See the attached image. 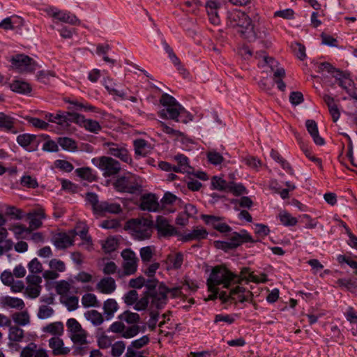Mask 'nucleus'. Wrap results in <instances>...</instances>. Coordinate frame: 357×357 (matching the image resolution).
<instances>
[{
	"label": "nucleus",
	"mask_w": 357,
	"mask_h": 357,
	"mask_svg": "<svg viewBox=\"0 0 357 357\" xmlns=\"http://www.w3.org/2000/svg\"><path fill=\"white\" fill-rule=\"evenodd\" d=\"M181 104L178 103V106L167 107L158 112V115L162 119H172L176 121V118L179 116V109Z\"/></svg>",
	"instance_id": "23"
},
{
	"label": "nucleus",
	"mask_w": 357,
	"mask_h": 357,
	"mask_svg": "<svg viewBox=\"0 0 357 357\" xmlns=\"http://www.w3.org/2000/svg\"><path fill=\"white\" fill-rule=\"evenodd\" d=\"M75 172L79 177L90 182L95 181L96 178V176L93 174V169L88 167L77 168Z\"/></svg>",
	"instance_id": "36"
},
{
	"label": "nucleus",
	"mask_w": 357,
	"mask_h": 357,
	"mask_svg": "<svg viewBox=\"0 0 357 357\" xmlns=\"http://www.w3.org/2000/svg\"><path fill=\"white\" fill-rule=\"evenodd\" d=\"M228 192L233 193L235 196H240L247 193L245 187L242 183H236L233 181L229 182Z\"/></svg>",
	"instance_id": "46"
},
{
	"label": "nucleus",
	"mask_w": 357,
	"mask_h": 357,
	"mask_svg": "<svg viewBox=\"0 0 357 357\" xmlns=\"http://www.w3.org/2000/svg\"><path fill=\"white\" fill-rule=\"evenodd\" d=\"M26 119L35 128H40L41 130H47L49 127V124L40 119L26 116Z\"/></svg>",
	"instance_id": "51"
},
{
	"label": "nucleus",
	"mask_w": 357,
	"mask_h": 357,
	"mask_svg": "<svg viewBox=\"0 0 357 357\" xmlns=\"http://www.w3.org/2000/svg\"><path fill=\"white\" fill-rule=\"evenodd\" d=\"M10 62L13 68L20 73H32L38 66L33 59L24 54H18L13 56Z\"/></svg>",
	"instance_id": "4"
},
{
	"label": "nucleus",
	"mask_w": 357,
	"mask_h": 357,
	"mask_svg": "<svg viewBox=\"0 0 357 357\" xmlns=\"http://www.w3.org/2000/svg\"><path fill=\"white\" fill-rule=\"evenodd\" d=\"M71 115L65 111L59 110L56 114L46 113L45 119L51 123H56L61 126H69L71 123Z\"/></svg>",
	"instance_id": "14"
},
{
	"label": "nucleus",
	"mask_w": 357,
	"mask_h": 357,
	"mask_svg": "<svg viewBox=\"0 0 357 357\" xmlns=\"http://www.w3.org/2000/svg\"><path fill=\"white\" fill-rule=\"evenodd\" d=\"M174 158L177 162L178 165L183 167L185 171H188V169H192V167L190 166L188 158L184 154L178 153L176 155Z\"/></svg>",
	"instance_id": "62"
},
{
	"label": "nucleus",
	"mask_w": 357,
	"mask_h": 357,
	"mask_svg": "<svg viewBox=\"0 0 357 357\" xmlns=\"http://www.w3.org/2000/svg\"><path fill=\"white\" fill-rule=\"evenodd\" d=\"M87 333L85 330L79 331L78 333H73L70 335V339L74 343H80L84 344L86 343Z\"/></svg>",
	"instance_id": "59"
},
{
	"label": "nucleus",
	"mask_w": 357,
	"mask_h": 357,
	"mask_svg": "<svg viewBox=\"0 0 357 357\" xmlns=\"http://www.w3.org/2000/svg\"><path fill=\"white\" fill-rule=\"evenodd\" d=\"M118 247V241L114 237H108L102 244V249L106 254L115 251Z\"/></svg>",
	"instance_id": "40"
},
{
	"label": "nucleus",
	"mask_w": 357,
	"mask_h": 357,
	"mask_svg": "<svg viewBox=\"0 0 357 357\" xmlns=\"http://www.w3.org/2000/svg\"><path fill=\"white\" fill-rule=\"evenodd\" d=\"M28 268L33 274L40 273L43 271V266L37 258H34L28 264Z\"/></svg>",
	"instance_id": "63"
},
{
	"label": "nucleus",
	"mask_w": 357,
	"mask_h": 357,
	"mask_svg": "<svg viewBox=\"0 0 357 357\" xmlns=\"http://www.w3.org/2000/svg\"><path fill=\"white\" fill-rule=\"evenodd\" d=\"M71 117V123H75L84 128L88 132L98 134L102 130V126L98 121L91 119H86L83 114H73Z\"/></svg>",
	"instance_id": "6"
},
{
	"label": "nucleus",
	"mask_w": 357,
	"mask_h": 357,
	"mask_svg": "<svg viewBox=\"0 0 357 357\" xmlns=\"http://www.w3.org/2000/svg\"><path fill=\"white\" fill-rule=\"evenodd\" d=\"M155 229L159 238H169L172 236L179 237L181 232L169 220L162 215H158L155 220Z\"/></svg>",
	"instance_id": "5"
},
{
	"label": "nucleus",
	"mask_w": 357,
	"mask_h": 357,
	"mask_svg": "<svg viewBox=\"0 0 357 357\" xmlns=\"http://www.w3.org/2000/svg\"><path fill=\"white\" fill-rule=\"evenodd\" d=\"M54 310L51 307L47 305L40 306L38 312V317L40 319H45L52 316Z\"/></svg>",
	"instance_id": "56"
},
{
	"label": "nucleus",
	"mask_w": 357,
	"mask_h": 357,
	"mask_svg": "<svg viewBox=\"0 0 357 357\" xmlns=\"http://www.w3.org/2000/svg\"><path fill=\"white\" fill-rule=\"evenodd\" d=\"M49 346L53 349V354L58 356L59 349L63 346V340L59 337H52L49 340Z\"/></svg>",
	"instance_id": "55"
},
{
	"label": "nucleus",
	"mask_w": 357,
	"mask_h": 357,
	"mask_svg": "<svg viewBox=\"0 0 357 357\" xmlns=\"http://www.w3.org/2000/svg\"><path fill=\"white\" fill-rule=\"evenodd\" d=\"M114 189L119 192L135 194L140 192L142 185L138 183L130 184L129 178L126 176L118 178L113 183Z\"/></svg>",
	"instance_id": "11"
},
{
	"label": "nucleus",
	"mask_w": 357,
	"mask_h": 357,
	"mask_svg": "<svg viewBox=\"0 0 357 357\" xmlns=\"http://www.w3.org/2000/svg\"><path fill=\"white\" fill-rule=\"evenodd\" d=\"M20 183L22 186L28 188H36L38 186L36 178L31 177V176H23L21 178Z\"/></svg>",
	"instance_id": "54"
},
{
	"label": "nucleus",
	"mask_w": 357,
	"mask_h": 357,
	"mask_svg": "<svg viewBox=\"0 0 357 357\" xmlns=\"http://www.w3.org/2000/svg\"><path fill=\"white\" fill-rule=\"evenodd\" d=\"M85 198L86 201L91 205L93 213L96 214L98 211V206L100 203L98 201V195L93 192H88L86 193Z\"/></svg>",
	"instance_id": "43"
},
{
	"label": "nucleus",
	"mask_w": 357,
	"mask_h": 357,
	"mask_svg": "<svg viewBox=\"0 0 357 357\" xmlns=\"http://www.w3.org/2000/svg\"><path fill=\"white\" fill-rule=\"evenodd\" d=\"M104 146L108 148L107 150V154L118 158L122 162L128 163L130 165H132L131 155L125 146L114 142H106L104 144Z\"/></svg>",
	"instance_id": "8"
},
{
	"label": "nucleus",
	"mask_w": 357,
	"mask_h": 357,
	"mask_svg": "<svg viewBox=\"0 0 357 357\" xmlns=\"http://www.w3.org/2000/svg\"><path fill=\"white\" fill-rule=\"evenodd\" d=\"M24 337V331L19 326H10L8 339L12 342H21Z\"/></svg>",
	"instance_id": "38"
},
{
	"label": "nucleus",
	"mask_w": 357,
	"mask_h": 357,
	"mask_svg": "<svg viewBox=\"0 0 357 357\" xmlns=\"http://www.w3.org/2000/svg\"><path fill=\"white\" fill-rule=\"evenodd\" d=\"M139 255L142 261L144 263H147L151 260L153 253L150 246H146L140 249Z\"/></svg>",
	"instance_id": "58"
},
{
	"label": "nucleus",
	"mask_w": 357,
	"mask_h": 357,
	"mask_svg": "<svg viewBox=\"0 0 357 357\" xmlns=\"http://www.w3.org/2000/svg\"><path fill=\"white\" fill-rule=\"evenodd\" d=\"M10 88L13 92L20 94H28L32 91L31 85L28 82L22 80H14L10 84Z\"/></svg>",
	"instance_id": "27"
},
{
	"label": "nucleus",
	"mask_w": 357,
	"mask_h": 357,
	"mask_svg": "<svg viewBox=\"0 0 357 357\" xmlns=\"http://www.w3.org/2000/svg\"><path fill=\"white\" fill-rule=\"evenodd\" d=\"M305 126L316 145L323 146L325 144L326 142L324 139L319 135L317 123L314 120H306Z\"/></svg>",
	"instance_id": "17"
},
{
	"label": "nucleus",
	"mask_w": 357,
	"mask_h": 357,
	"mask_svg": "<svg viewBox=\"0 0 357 357\" xmlns=\"http://www.w3.org/2000/svg\"><path fill=\"white\" fill-rule=\"evenodd\" d=\"M134 224L135 225H142L143 227H146L151 231V229H155V222L153 220H149L148 218L144 219L142 221L138 220L137 219H131L128 222V224Z\"/></svg>",
	"instance_id": "53"
},
{
	"label": "nucleus",
	"mask_w": 357,
	"mask_h": 357,
	"mask_svg": "<svg viewBox=\"0 0 357 357\" xmlns=\"http://www.w3.org/2000/svg\"><path fill=\"white\" fill-rule=\"evenodd\" d=\"M52 242L58 249H66L73 243V238L65 232H60L53 236Z\"/></svg>",
	"instance_id": "19"
},
{
	"label": "nucleus",
	"mask_w": 357,
	"mask_h": 357,
	"mask_svg": "<svg viewBox=\"0 0 357 357\" xmlns=\"http://www.w3.org/2000/svg\"><path fill=\"white\" fill-rule=\"evenodd\" d=\"M43 331L54 335H61L63 332V324L61 321L51 323L44 327Z\"/></svg>",
	"instance_id": "35"
},
{
	"label": "nucleus",
	"mask_w": 357,
	"mask_h": 357,
	"mask_svg": "<svg viewBox=\"0 0 357 357\" xmlns=\"http://www.w3.org/2000/svg\"><path fill=\"white\" fill-rule=\"evenodd\" d=\"M229 187V182H227L225 179L214 176L211 178V190H218L219 191L228 192Z\"/></svg>",
	"instance_id": "31"
},
{
	"label": "nucleus",
	"mask_w": 357,
	"mask_h": 357,
	"mask_svg": "<svg viewBox=\"0 0 357 357\" xmlns=\"http://www.w3.org/2000/svg\"><path fill=\"white\" fill-rule=\"evenodd\" d=\"M323 98L325 103L328 106V111L332 117L333 121L336 122L340 116V112L337 105L335 103L334 98L327 94L324 95Z\"/></svg>",
	"instance_id": "24"
},
{
	"label": "nucleus",
	"mask_w": 357,
	"mask_h": 357,
	"mask_svg": "<svg viewBox=\"0 0 357 357\" xmlns=\"http://www.w3.org/2000/svg\"><path fill=\"white\" fill-rule=\"evenodd\" d=\"M201 219L206 225L211 226L213 229L221 234H226L232 231V228L225 222H223L225 218L213 215L202 214Z\"/></svg>",
	"instance_id": "7"
},
{
	"label": "nucleus",
	"mask_w": 357,
	"mask_h": 357,
	"mask_svg": "<svg viewBox=\"0 0 357 357\" xmlns=\"http://www.w3.org/2000/svg\"><path fill=\"white\" fill-rule=\"evenodd\" d=\"M126 344L123 341H117L112 346L111 354L114 357H120L124 352Z\"/></svg>",
	"instance_id": "49"
},
{
	"label": "nucleus",
	"mask_w": 357,
	"mask_h": 357,
	"mask_svg": "<svg viewBox=\"0 0 357 357\" xmlns=\"http://www.w3.org/2000/svg\"><path fill=\"white\" fill-rule=\"evenodd\" d=\"M194 119L193 115L188 112L181 105L179 109V116L176 118V122L188 123L192 121Z\"/></svg>",
	"instance_id": "45"
},
{
	"label": "nucleus",
	"mask_w": 357,
	"mask_h": 357,
	"mask_svg": "<svg viewBox=\"0 0 357 357\" xmlns=\"http://www.w3.org/2000/svg\"><path fill=\"white\" fill-rule=\"evenodd\" d=\"M2 304L11 308H16L19 310H22L25 306L22 299L8 296L3 297Z\"/></svg>",
	"instance_id": "32"
},
{
	"label": "nucleus",
	"mask_w": 357,
	"mask_h": 357,
	"mask_svg": "<svg viewBox=\"0 0 357 357\" xmlns=\"http://www.w3.org/2000/svg\"><path fill=\"white\" fill-rule=\"evenodd\" d=\"M208 235V232L206 229L203 227H197L192 229L190 232L185 234H183L181 232V235L179 236L178 240L183 243L190 242L192 241H200L202 240L206 239Z\"/></svg>",
	"instance_id": "15"
},
{
	"label": "nucleus",
	"mask_w": 357,
	"mask_h": 357,
	"mask_svg": "<svg viewBox=\"0 0 357 357\" xmlns=\"http://www.w3.org/2000/svg\"><path fill=\"white\" fill-rule=\"evenodd\" d=\"M116 288L115 280L112 277L103 278L97 284V289L102 294H110Z\"/></svg>",
	"instance_id": "20"
},
{
	"label": "nucleus",
	"mask_w": 357,
	"mask_h": 357,
	"mask_svg": "<svg viewBox=\"0 0 357 357\" xmlns=\"http://www.w3.org/2000/svg\"><path fill=\"white\" fill-rule=\"evenodd\" d=\"M137 261L138 260L126 261L123 264V267L125 275H130L134 274L137 271Z\"/></svg>",
	"instance_id": "61"
},
{
	"label": "nucleus",
	"mask_w": 357,
	"mask_h": 357,
	"mask_svg": "<svg viewBox=\"0 0 357 357\" xmlns=\"http://www.w3.org/2000/svg\"><path fill=\"white\" fill-rule=\"evenodd\" d=\"M133 146L135 149V157L138 159L139 156L146 157L148 151H146V148H149L150 144L144 139H137L133 141Z\"/></svg>",
	"instance_id": "26"
},
{
	"label": "nucleus",
	"mask_w": 357,
	"mask_h": 357,
	"mask_svg": "<svg viewBox=\"0 0 357 357\" xmlns=\"http://www.w3.org/2000/svg\"><path fill=\"white\" fill-rule=\"evenodd\" d=\"M218 8V3L216 1H209L206 3V10L208 15L209 21L214 25H218L220 23Z\"/></svg>",
	"instance_id": "21"
},
{
	"label": "nucleus",
	"mask_w": 357,
	"mask_h": 357,
	"mask_svg": "<svg viewBox=\"0 0 357 357\" xmlns=\"http://www.w3.org/2000/svg\"><path fill=\"white\" fill-rule=\"evenodd\" d=\"M279 219L280 222L286 227L294 226L297 224L298 220L296 218L293 217L289 213L283 211L280 213Z\"/></svg>",
	"instance_id": "39"
},
{
	"label": "nucleus",
	"mask_w": 357,
	"mask_h": 357,
	"mask_svg": "<svg viewBox=\"0 0 357 357\" xmlns=\"http://www.w3.org/2000/svg\"><path fill=\"white\" fill-rule=\"evenodd\" d=\"M66 326L68 331L72 334L84 330L81 324L74 318H70L67 320Z\"/></svg>",
	"instance_id": "52"
},
{
	"label": "nucleus",
	"mask_w": 357,
	"mask_h": 357,
	"mask_svg": "<svg viewBox=\"0 0 357 357\" xmlns=\"http://www.w3.org/2000/svg\"><path fill=\"white\" fill-rule=\"evenodd\" d=\"M82 303L84 307H98L100 306V303L97 300L96 296L91 293H87L83 295L82 298Z\"/></svg>",
	"instance_id": "37"
},
{
	"label": "nucleus",
	"mask_w": 357,
	"mask_h": 357,
	"mask_svg": "<svg viewBox=\"0 0 357 357\" xmlns=\"http://www.w3.org/2000/svg\"><path fill=\"white\" fill-rule=\"evenodd\" d=\"M16 142L21 147L31 152L38 149L41 140L38 139L36 135L24 133L17 137Z\"/></svg>",
	"instance_id": "10"
},
{
	"label": "nucleus",
	"mask_w": 357,
	"mask_h": 357,
	"mask_svg": "<svg viewBox=\"0 0 357 357\" xmlns=\"http://www.w3.org/2000/svg\"><path fill=\"white\" fill-rule=\"evenodd\" d=\"M119 319H124V321L129 324H136L140 320V317L137 313L132 312L129 310H126L122 314L119 316Z\"/></svg>",
	"instance_id": "42"
},
{
	"label": "nucleus",
	"mask_w": 357,
	"mask_h": 357,
	"mask_svg": "<svg viewBox=\"0 0 357 357\" xmlns=\"http://www.w3.org/2000/svg\"><path fill=\"white\" fill-rule=\"evenodd\" d=\"M111 49V46L109 44H98L96 47V54L99 56H102L104 61L114 65L116 62V60L107 56V54Z\"/></svg>",
	"instance_id": "33"
},
{
	"label": "nucleus",
	"mask_w": 357,
	"mask_h": 357,
	"mask_svg": "<svg viewBox=\"0 0 357 357\" xmlns=\"http://www.w3.org/2000/svg\"><path fill=\"white\" fill-rule=\"evenodd\" d=\"M357 279H346V278H340L337 280V284L340 287H345L346 289L350 290L352 288H356L357 289Z\"/></svg>",
	"instance_id": "50"
},
{
	"label": "nucleus",
	"mask_w": 357,
	"mask_h": 357,
	"mask_svg": "<svg viewBox=\"0 0 357 357\" xmlns=\"http://www.w3.org/2000/svg\"><path fill=\"white\" fill-rule=\"evenodd\" d=\"M245 292V287L236 286V287L230 290L229 295H227V292L225 291H222L220 293L218 292V298H219V299L222 301V303H226L229 301H234L235 298L234 297V296H236V294Z\"/></svg>",
	"instance_id": "28"
},
{
	"label": "nucleus",
	"mask_w": 357,
	"mask_h": 357,
	"mask_svg": "<svg viewBox=\"0 0 357 357\" xmlns=\"http://www.w3.org/2000/svg\"><path fill=\"white\" fill-rule=\"evenodd\" d=\"M213 245L216 249L221 250L225 252H228L230 250H234L233 248V244H231L229 241H215L213 242Z\"/></svg>",
	"instance_id": "60"
},
{
	"label": "nucleus",
	"mask_w": 357,
	"mask_h": 357,
	"mask_svg": "<svg viewBox=\"0 0 357 357\" xmlns=\"http://www.w3.org/2000/svg\"><path fill=\"white\" fill-rule=\"evenodd\" d=\"M12 318L15 323L20 326H25L30 322V317L27 311L15 312L13 314Z\"/></svg>",
	"instance_id": "41"
},
{
	"label": "nucleus",
	"mask_w": 357,
	"mask_h": 357,
	"mask_svg": "<svg viewBox=\"0 0 357 357\" xmlns=\"http://www.w3.org/2000/svg\"><path fill=\"white\" fill-rule=\"evenodd\" d=\"M207 158L210 163L215 165H220L224 160L223 156L216 151L208 153Z\"/></svg>",
	"instance_id": "64"
},
{
	"label": "nucleus",
	"mask_w": 357,
	"mask_h": 357,
	"mask_svg": "<svg viewBox=\"0 0 357 357\" xmlns=\"http://www.w3.org/2000/svg\"><path fill=\"white\" fill-rule=\"evenodd\" d=\"M52 17L61 22L68 23L72 25H79L81 23L80 20L76 17L75 15L68 11H54L52 13Z\"/></svg>",
	"instance_id": "18"
},
{
	"label": "nucleus",
	"mask_w": 357,
	"mask_h": 357,
	"mask_svg": "<svg viewBox=\"0 0 357 357\" xmlns=\"http://www.w3.org/2000/svg\"><path fill=\"white\" fill-rule=\"evenodd\" d=\"M336 259L340 264L344 263L347 264L349 267L354 270V273L357 275V261L352 260L350 257H347L344 255H338Z\"/></svg>",
	"instance_id": "47"
},
{
	"label": "nucleus",
	"mask_w": 357,
	"mask_h": 357,
	"mask_svg": "<svg viewBox=\"0 0 357 357\" xmlns=\"http://www.w3.org/2000/svg\"><path fill=\"white\" fill-rule=\"evenodd\" d=\"M160 102L165 107L172 106L176 107L178 106L179 103L174 97L166 93L161 96Z\"/></svg>",
	"instance_id": "44"
},
{
	"label": "nucleus",
	"mask_w": 357,
	"mask_h": 357,
	"mask_svg": "<svg viewBox=\"0 0 357 357\" xmlns=\"http://www.w3.org/2000/svg\"><path fill=\"white\" fill-rule=\"evenodd\" d=\"M93 164L98 167L105 177L116 175L121 169L120 162L109 156H101L92 160Z\"/></svg>",
	"instance_id": "3"
},
{
	"label": "nucleus",
	"mask_w": 357,
	"mask_h": 357,
	"mask_svg": "<svg viewBox=\"0 0 357 357\" xmlns=\"http://www.w3.org/2000/svg\"><path fill=\"white\" fill-rule=\"evenodd\" d=\"M17 119L4 112H0V130L5 132L17 134L18 130L15 127Z\"/></svg>",
	"instance_id": "16"
},
{
	"label": "nucleus",
	"mask_w": 357,
	"mask_h": 357,
	"mask_svg": "<svg viewBox=\"0 0 357 357\" xmlns=\"http://www.w3.org/2000/svg\"><path fill=\"white\" fill-rule=\"evenodd\" d=\"M103 309L106 314V319L109 320L118 310L117 302L114 299L109 298L104 302Z\"/></svg>",
	"instance_id": "30"
},
{
	"label": "nucleus",
	"mask_w": 357,
	"mask_h": 357,
	"mask_svg": "<svg viewBox=\"0 0 357 357\" xmlns=\"http://www.w3.org/2000/svg\"><path fill=\"white\" fill-rule=\"evenodd\" d=\"M50 77H55V73L51 70H40L37 73V79L39 82L47 84Z\"/></svg>",
	"instance_id": "57"
},
{
	"label": "nucleus",
	"mask_w": 357,
	"mask_h": 357,
	"mask_svg": "<svg viewBox=\"0 0 357 357\" xmlns=\"http://www.w3.org/2000/svg\"><path fill=\"white\" fill-rule=\"evenodd\" d=\"M84 316L86 319L88 321H91L94 326H99L104 321V319L101 313L96 310H91L86 312L84 313Z\"/></svg>",
	"instance_id": "34"
},
{
	"label": "nucleus",
	"mask_w": 357,
	"mask_h": 357,
	"mask_svg": "<svg viewBox=\"0 0 357 357\" xmlns=\"http://www.w3.org/2000/svg\"><path fill=\"white\" fill-rule=\"evenodd\" d=\"M57 143L65 151H75L77 149L75 140L70 137H59L57 138Z\"/></svg>",
	"instance_id": "29"
},
{
	"label": "nucleus",
	"mask_w": 357,
	"mask_h": 357,
	"mask_svg": "<svg viewBox=\"0 0 357 357\" xmlns=\"http://www.w3.org/2000/svg\"><path fill=\"white\" fill-rule=\"evenodd\" d=\"M258 20V14L251 10L246 13L235 10L228 14L227 25L231 28H238V32L241 37L251 42L257 37L255 22Z\"/></svg>",
	"instance_id": "1"
},
{
	"label": "nucleus",
	"mask_w": 357,
	"mask_h": 357,
	"mask_svg": "<svg viewBox=\"0 0 357 357\" xmlns=\"http://www.w3.org/2000/svg\"><path fill=\"white\" fill-rule=\"evenodd\" d=\"M238 275L228 269L225 265H217L213 267L209 279L210 282H214L215 284H220L224 288L229 289L231 283Z\"/></svg>",
	"instance_id": "2"
},
{
	"label": "nucleus",
	"mask_w": 357,
	"mask_h": 357,
	"mask_svg": "<svg viewBox=\"0 0 357 357\" xmlns=\"http://www.w3.org/2000/svg\"><path fill=\"white\" fill-rule=\"evenodd\" d=\"M64 102L68 103V111L66 113L79 114V112L100 113V109L89 104L87 102H79L77 100H70L65 98Z\"/></svg>",
	"instance_id": "9"
},
{
	"label": "nucleus",
	"mask_w": 357,
	"mask_h": 357,
	"mask_svg": "<svg viewBox=\"0 0 357 357\" xmlns=\"http://www.w3.org/2000/svg\"><path fill=\"white\" fill-rule=\"evenodd\" d=\"M139 208L142 211H159L160 204L158 197L155 194L149 193L142 195L140 198Z\"/></svg>",
	"instance_id": "13"
},
{
	"label": "nucleus",
	"mask_w": 357,
	"mask_h": 357,
	"mask_svg": "<svg viewBox=\"0 0 357 357\" xmlns=\"http://www.w3.org/2000/svg\"><path fill=\"white\" fill-rule=\"evenodd\" d=\"M5 214L15 220H22L23 218L22 211L13 206H7Z\"/></svg>",
	"instance_id": "48"
},
{
	"label": "nucleus",
	"mask_w": 357,
	"mask_h": 357,
	"mask_svg": "<svg viewBox=\"0 0 357 357\" xmlns=\"http://www.w3.org/2000/svg\"><path fill=\"white\" fill-rule=\"evenodd\" d=\"M26 218L29 220L30 227L37 229L42 226L41 219L45 218V213L42 210L34 211L27 213Z\"/></svg>",
	"instance_id": "25"
},
{
	"label": "nucleus",
	"mask_w": 357,
	"mask_h": 357,
	"mask_svg": "<svg viewBox=\"0 0 357 357\" xmlns=\"http://www.w3.org/2000/svg\"><path fill=\"white\" fill-rule=\"evenodd\" d=\"M260 241L259 240H254L250 233L245 229H241L239 232L231 231L229 238V242L233 244L234 249H236L245 243H256Z\"/></svg>",
	"instance_id": "12"
},
{
	"label": "nucleus",
	"mask_w": 357,
	"mask_h": 357,
	"mask_svg": "<svg viewBox=\"0 0 357 357\" xmlns=\"http://www.w3.org/2000/svg\"><path fill=\"white\" fill-rule=\"evenodd\" d=\"M122 208L118 203H109L107 201L100 202L98 206V211L97 215H101L105 213H109L112 214H119L121 213Z\"/></svg>",
	"instance_id": "22"
}]
</instances>
